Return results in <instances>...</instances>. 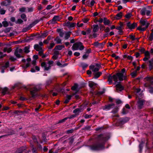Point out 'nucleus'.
<instances>
[{
  "mask_svg": "<svg viewBox=\"0 0 153 153\" xmlns=\"http://www.w3.org/2000/svg\"><path fill=\"white\" fill-rule=\"evenodd\" d=\"M127 112V111L124 108H123V109L122 111V113L123 114H125Z\"/></svg>",
  "mask_w": 153,
  "mask_h": 153,
  "instance_id": "680f3d73",
  "label": "nucleus"
},
{
  "mask_svg": "<svg viewBox=\"0 0 153 153\" xmlns=\"http://www.w3.org/2000/svg\"><path fill=\"white\" fill-rule=\"evenodd\" d=\"M81 65L82 68L83 69H85L88 66L87 64L83 62L81 63Z\"/></svg>",
  "mask_w": 153,
  "mask_h": 153,
  "instance_id": "c756f323",
  "label": "nucleus"
},
{
  "mask_svg": "<svg viewBox=\"0 0 153 153\" xmlns=\"http://www.w3.org/2000/svg\"><path fill=\"white\" fill-rule=\"evenodd\" d=\"M110 23V21L107 19L106 18H104L103 19V23L105 25H108Z\"/></svg>",
  "mask_w": 153,
  "mask_h": 153,
  "instance_id": "a878e982",
  "label": "nucleus"
},
{
  "mask_svg": "<svg viewBox=\"0 0 153 153\" xmlns=\"http://www.w3.org/2000/svg\"><path fill=\"white\" fill-rule=\"evenodd\" d=\"M97 84L92 81H90L89 82V86L91 88H93L94 86L96 85Z\"/></svg>",
  "mask_w": 153,
  "mask_h": 153,
  "instance_id": "cd10ccee",
  "label": "nucleus"
},
{
  "mask_svg": "<svg viewBox=\"0 0 153 153\" xmlns=\"http://www.w3.org/2000/svg\"><path fill=\"white\" fill-rule=\"evenodd\" d=\"M144 102V101L143 100H139L138 101V106L139 108L141 109L142 108Z\"/></svg>",
  "mask_w": 153,
  "mask_h": 153,
  "instance_id": "dca6fc26",
  "label": "nucleus"
},
{
  "mask_svg": "<svg viewBox=\"0 0 153 153\" xmlns=\"http://www.w3.org/2000/svg\"><path fill=\"white\" fill-rule=\"evenodd\" d=\"M53 62L52 61H50L48 62V66L46 63L44 62H42L41 64V66L42 67L44 68V69L45 70H48L49 69H50L51 67L53 65Z\"/></svg>",
  "mask_w": 153,
  "mask_h": 153,
  "instance_id": "39448f33",
  "label": "nucleus"
},
{
  "mask_svg": "<svg viewBox=\"0 0 153 153\" xmlns=\"http://www.w3.org/2000/svg\"><path fill=\"white\" fill-rule=\"evenodd\" d=\"M52 7L51 5H49L47 6L46 7V9L48 10H49L51 9L52 8Z\"/></svg>",
  "mask_w": 153,
  "mask_h": 153,
  "instance_id": "69168bd1",
  "label": "nucleus"
},
{
  "mask_svg": "<svg viewBox=\"0 0 153 153\" xmlns=\"http://www.w3.org/2000/svg\"><path fill=\"white\" fill-rule=\"evenodd\" d=\"M9 62H7L5 63V65L3 67L4 68H6L9 66Z\"/></svg>",
  "mask_w": 153,
  "mask_h": 153,
  "instance_id": "de8ad7c7",
  "label": "nucleus"
},
{
  "mask_svg": "<svg viewBox=\"0 0 153 153\" xmlns=\"http://www.w3.org/2000/svg\"><path fill=\"white\" fill-rule=\"evenodd\" d=\"M102 74V73L100 72H98L96 73L94 75V78H97Z\"/></svg>",
  "mask_w": 153,
  "mask_h": 153,
  "instance_id": "2f4dec72",
  "label": "nucleus"
},
{
  "mask_svg": "<svg viewBox=\"0 0 153 153\" xmlns=\"http://www.w3.org/2000/svg\"><path fill=\"white\" fill-rule=\"evenodd\" d=\"M11 1V0H6L1 3V5L5 6H7L10 4Z\"/></svg>",
  "mask_w": 153,
  "mask_h": 153,
  "instance_id": "2eb2a0df",
  "label": "nucleus"
},
{
  "mask_svg": "<svg viewBox=\"0 0 153 153\" xmlns=\"http://www.w3.org/2000/svg\"><path fill=\"white\" fill-rule=\"evenodd\" d=\"M127 26L129 29H134L137 26V24L135 23L131 24L130 22H128L127 23Z\"/></svg>",
  "mask_w": 153,
  "mask_h": 153,
  "instance_id": "f8f14e48",
  "label": "nucleus"
},
{
  "mask_svg": "<svg viewBox=\"0 0 153 153\" xmlns=\"http://www.w3.org/2000/svg\"><path fill=\"white\" fill-rule=\"evenodd\" d=\"M25 52L26 53H28L30 51L29 50V48L28 47H26L24 48Z\"/></svg>",
  "mask_w": 153,
  "mask_h": 153,
  "instance_id": "a18cd8bd",
  "label": "nucleus"
},
{
  "mask_svg": "<svg viewBox=\"0 0 153 153\" xmlns=\"http://www.w3.org/2000/svg\"><path fill=\"white\" fill-rule=\"evenodd\" d=\"M149 91L151 93H153V88L151 87L149 88Z\"/></svg>",
  "mask_w": 153,
  "mask_h": 153,
  "instance_id": "338daca9",
  "label": "nucleus"
},
{
  "mask_svg": "<svg viewBox=\"0 0 153 153\" xmlns=\"http://www.w3.org/2000/svg\"><path fill=\"white\" fill-rule=\"evenodd\" d=\"M84 47L81 42H76L74 44L72 47L73 50H76L79 49L82 50L84 49Z\"/></svg>",
  "mask_w": 153,
  "mask_h": 153,
  "instance_id": "7ed1b4c3",
  "label": "nucleus"
},
{
  "mask_svg": "<svg viewBox=\"0 0 153 153\" xmlns=\"http://www.w3.org/2000/svg\"><path fill=\"white\" fill-rule=\"evenodd\" d=\"M115 106V104L114 103H112L108 105H106L104 106L102 109L103 110H108L111 109Z\"/></svg>",
  "mask_w": 153,
  "mask_h": 153,
  "instance_id": "9b49d317",
  "label": "nucleus"
},
{
  "mask_svg": "<svg viewBox=\"0 0 153 153\" xmlns=\"http://www.w3.org/2000/svg\"><path fill=\"white\" fill-rule=\"evenodd\" d=\"M24 150H25L24 148L23 147L20 148L16 150L15 153H22Z\"/></svg>",
  "mask_w": 153,
  "mask_h": 153,
  "instance_id": "c85d7f7f",
  "label": "nucleus"
},
{
  "mask_svg": "<svg viewBox=\"0 0 153 153\" xmlns=\"http://www.w3.org/2000/svg\"><path fill=\"white\" fill-rule=\"evenodd\" d=\"M148 39L149 40L151 41L153 39V33H151Z\"/></svg>",
  "mask_w": 153,
  "mask_h": 153,
  "instance_id": "49530a36",
  "label": "nucleus"
},
{
  "mask_svg": "<svg viewBox=\"0 0 153 153\" xmlns=\"http://www.w3.org/2000/svg\"><path fill=\"white\" fill-rule=\"evenodd\" d=\"M74 131V130L73 129H71L69 130H68L66 131V133L67 134H70L72 133Z\"/></svg>",
  "mask_w": 153,
  "mask_h": 153,
  "instance_id": "603ef678",
  "label": "nucleus"
},
{
  "mask_svg": "<svg viewBox=\"0 0 153 153\" xmlns=\"http://www.w3.org/2000/svg\"><path fill=\"white\" fill-rule=\"evenodd\" d=\"M113 57H115V59H117L119 58V57L118 56H116L115 54L114 53H113L111 55Z\"/></svg>",
  "mask_w": 153,
  "mask_h": 153,
  "instance_id": "052dcab7",
  "label": "nucleus"
},
{
  "mask_svg": "<svg viewBox=\"0 0 153 153\" xmlns=\"http://www.w3.org/2000/svg\"><path fill=\"white\" fill-rule=\"evenodd\" d=\"M77 88V85L76 84H75L74 86L72 87L71 89L73 90H75Z\"/></svg>",
  "mask_w": 153,
  "mask_h": 153,
  "instance_id": "3c124183",
  "label": "nucleus"
},
{
  "mask_svg": "<svg viewBox=\"0 0 153 153\" xmlns=\"http://www.w3.org/2000/svg\"><path fill=\"white\" fill-rule=\"evenodd\" d=\"M91 127L90 126H88L85 127L83 128V130H89L91 128Z\"/></svg>",
  "mask_w": 153,
  "mask_h": 153,
  "instance_id": "5fc2aeb1",
  "label": "nucleus"
},
{
  "mask_svg": "<svg viewBox=\"0 0 153 153\" xmlns=\"http://www.w3.org/2000/svg\"><path fill=\"white\" fill-rule=\"evenodd\" d=\"M123 13L122 12H120L117 13L115 17V18L117 19H120L122 16Z\"/></svg>",
  "mask_w": 153,
  "mask_h": 153,
  "instance_id": "4be33fe9",
  "label": "nucleus"
},
{
  "mask_svg": "<svg viewBox=\"0 0 153 153\" xmlns=\"http://www.w3.org/2000/svg\"><path fill=\"white\" fill-rule=\"evenodd\" d=\"M32 152L33 153H36V148L33 147V146L32 145Z\"/></svg>",
  "mask_w": 153,
  "mask_h": 153,
  "instance_id": "864d4df0",
  "label": "nucleus"
},
{
  "mask_svg": "<svg viewBox=\"0 0 153 153\" xmlns=\"http://www.w3.org/2000/svg\"><path fill=\"white\" fill-rule=\"evenodd\" d=\"M53 37L51 36H49L46 40H44L43 41V43L45 44H48V43L49 41L53 39Z\"/></svg>",
  "mask_w": 153,
  "mask_h": 153,
  "instance_id": "a211bd4d",
  "label": "nucleus"
},
{
  "mask_svg": "<svg viewBox=\"0 0 153 153\" xmlns=\"http://www.w3.org/2000/svg\"><path fill=\"white\" fill-rule=\"evenodd\" d=\"M7 90L8 88L6 87L2 89V93L3 94V95H5L6 94V92L7 91Z\"/></svg>",
  "mask_w": 153,
  "mask_h": 153,
  "instance_id": "ea45409f",
  "label": "nucleus"
},
{
  "mask_svg": "<svg viewBox=\"0 0 153 153\" xmlns=\"http://www.w3.org/2000/svg\"><path fill=\"white\" fill-rule=\"evenodd\" d=\"M110 28L108 27H106V29H105L104 31L106 33H108L110 31Z\"/></svg>",
  "mask_w": 153,
  "mask_h": 153,
  "instance_id": "774afa93",
  "label": "nucleus"
},
{
  "mask_svg": "<svg viewBox=\"0 0 153 153\" xmlns=\"http://www.w3.org/2000/svg\"><path fill=\"white\" fill-rule=\"evenodd\" d=\"M94 45L96 47L102 48L101 44V43H99L97 42H95L94 44Z\"/></svg>",
  "mask_w": 153,
  "mask_h": 153,
  "instance_id": "bb28decb",
  "label": "nucleus"
},
{
  "mask_svg": "<svg viewBox=\"0 0 153 153\" xmlns=\"http://www.w3.org/2000/svg\"><path fill=\"white\" fill-rule=\"evenodd\" d=\"M5 12L6 11L3 9H1L0 10V13L2 15L4 14L5 13Z\"/></svg>",
  "mask_w": 153,
  "mask_h": 153,
  "instance_id": "8fccbe9b",
  "label": "nucleus"
},
{
  "mask_svg": "<svg viewBox=\"0 0 153 153\" xmlns=\"http://www.w3.org/2000/svg\"><path fill=\"white\" fill-rule=\"evenodd\" d=\"M115 75L117 76V79H118L120 81L123 80V78H124V79H125L126 78V77L124 76V74L122 73H117Z\"/></svg>",
  "mask_w": 153,
  "mask_h": 153,
  "instance_id": "9d476101",
  "label": "nucleus"
},
{
  "mask_svg": "<svg viewBox=\"0 0 153 153\" xmlns=\"http://www.w3.org/2000/svg\"><path fill=\"white\" fill-rule=\"evenodd\" d=\"M25 9H26L25 7H22L20 8L19 10L20 12H24L25 11Z\"/></svg>",
  "mask_w": 153,
  "mask_h": 153,
  "instance_id": "0e129e2a",
  "label": "nucleus"
},
{
  "mask_svg": "<svg viewBox=\"0 0 153 153\" xmlns=\"http://www.w3.org/2000/svg\"><path fill=\"white\" fill-rule=\"evenodd\" d=\"M48 33L47 32H45L43 33H42L41 37L44 38L46 37L48 35Z\"/></svg>",
  "mask_w": 153,
  "mask_h": 153,
  "instance_id": "a19ab883",
  "label": "nucleus"
},
{
  "mask_svg": "<svg viewBox=\"0 0 153 153\" xmlns=\"http://www.w3.org/2000/svg\"><path fill=\"white\" fill-rule=\"evenodd\" d=\"M144 53L145 57H147L149 58H150V53L148 51H147L145 52Z\"/></svg>",
  "mask_w": 153,
  "mask_h": 153,
  "instance_id": "37998d69",
  "label": "nucleus"
},
{
  "mask_svg": "<svg viewBox=\"0 0 153 153\" xmlns=\"http://www.w3.org/2000/svg\"><path fill=\"white\" fill-rule=\"evenodd\" d=\"M33 8L32 7L28 8V12H31L33 11Z\"/></svg>",
  "mask_w": 153,
  "mask_h": 153,
  "instance_id": "bf43d9fd",
  "label": "nucleus"
},
{
  "mask_svg": "<svg viewBox=\"0 0 153 153\" xmlns=\"http://www.w3.org/2000/svg\"><path fill=\"white\" fill-rule=\"evenodd\" d=\"M145 80L148 82H150L151 84H153V78L151 77H147L145 78Z\"/></svg>",
  "mask_w": 153,
  "mask_h": 153,
  "instance_id": "6ab92c4d",
  "label": "nucleus"
},
{
  "mask_svg": "<svg viewBox=\"0 0 153 153\" xmlns=\"http://www.w3.org/2000/svg\"><path fill=\"white\" fill-rule=\"evenodd\" d=\"M76 25V23H71L69 22H67L65 24V26L68 28L73 27Z\"/></svg>",
  "mask_w": 153,
  "mask_h": 153,
  "instance_id": "4468645a",
  "label": "nucleus"
},
{
  "mask_svg": "<svg viewBox=\"0 0 153 153\" xmlns=\"http://www.w3.org/2000/svg\"><path fill=\"white\" fill-rule=\"evenodd\" d=\"M129 37L131 39L133 40H134L135 39V36L132 35H130Z\"/></svg>",
  "mask_w": 153,
  "mask_h": 153,
  "instance_id": "6e6d98bb",
  "label": "nucleus"
},
{
  "mask_svg": "<svg viewBox=\"0 0 153 153\" xmlns=\"http://www.w3.org/2000/svg\"><path fill=\"white\" fill-rule=\"evenodd\" d=\"M54 40L56 41L57 44L60 43L61 42V40L58 37H56L55 39Z\"/></svg>",
  "mask_w": 153,
  "mask_h": 153,
  "instance_id": "72a5a7b5",
  "label": "nucleus"
},
{
  "mask_svg": "<svg viewBox=\"0 0 153 153\" xmlns=\"http://www.w3.org/2000/svg\"><path fill=\"white\" fill-rule=\"evenodd\" d=\"M132 15L131 13H128L125 16V17L127 19H129L131 17Z\"/></svg>",
  "mask_w": 153,
  "mask_h": 153,
  "instance_id": "c03bdc74",
  "label": "nucleus"
},
{
  "mask_svg": "<svg viewBox=\"0 0 153 153\" xmlns=\"http://www.w3.org/2000/svg\"><path fill=\"white\" fill-rule=\"evenodd\" d=\"M40 89V88L38 85H36L33 88H30V93L32 97H34L36 95V92Z\"/></svg>",
  "mask_w": 153,
  "mask_h": 153,
  "instance_id": "20e7f679",
  "label": "nucleus"
},
{
  "mask_svg": "<svg viewBox=\"0 0 153 153\" xmlns=\"http://www.w3.org/2000/svg\"><path fill=\"white\" fill-rule=\"evenodd\" d=\"M17 51H16V50L15 51V53H14L15 55L18 58H20L21 57H22V56L20 55V53H19V52H17Z\"/></svg>",
  "mask_w": 153,
  "mask_h": 153,
  "instance_id": "e433bc0d",
  "label": "nucleus"
},
{
  "mask_svg": "<svg viewBox=\"0 0 153 153\" xmlns=\"http://www.w3.org/2000/svg\"><path fill=\"white\" fill-rule=\"evenodd\" d=\"M140 91V89L139 88L136 89L135 91V93L137 97H138V94Z\"/></svg>",
  "mask_w": 153,
  "mask_h": 153,
  "instance_id": "58836bf2",
  "label": "nucleus"
},
{
  "mask_svg": "<svg viewBox=\"0 0 153 153\" xmlns=\"http://www.w3.org/2000/svg\"><path fill=\"white\" fill-rule=\"evenodd\" d=\"M39 22V21L38 20H36L33 22L30 25V26L31 27H32L35 25L37 23H38Z\"/></svg>",
  "mask_w": 153,
  "mask_h": 153,
  "instance_id": "c9c22d12",
  "label": "nucleus"
},
{
  "mask_svg": "<svg viewBox=\"0 0 153 153\" xmlns=\"http://www.w3.org/2000/svg\"><path fill=\"white\" fill-rule=\"evenodd\" d=\"M100 68V65L98 64H96L95 65H91L89 66L90 69L94 72L98 71Z\"/></svg>",
  "mask_w": 153,
  "mask_h": 153,
  "instance_id": "423d86ee",
  "label": "nucleus"
},
{
  "mask_svg": "<svg viewBox=\"0 0 153 153\" xmlns=\"http://www.w3.org/2000/svg\"><path fill=\"white\" fill-rule=\"evenodd\" d=\"M115 82H117V76L115 75H113L112 76L109 75L108 78V81L109 84H111L112 82V79Z\"/></svg>",
  "mask_w": 153,
  "mask_h": 153,
  "instance_id": "6e6552de",
  "label": "nucleus"
},
{
  "mask_svg": "<svg viewBox=\"0 0 153 153\" xmlns=\"http://www.w3.org/2000/svg\"><path fill=\"white\" fill-rule=\"evenodd\" d=\"M59 54V52L57 51H55L54 53V55L53 56L52 58L54 59H56L58 57Z\"/></svg>",
  "mask_w": 153,
  "mask_h": 153,
  "instance_id": "aec40b11",
  "label": "nucleus"
},
{
  "mask_svg": "<svg viewBox=\"0 0 153 153\" xmlns=\"http://www.w3.org/2000/svg\"><path fill=\"white\" fill-rule=\"evenodd\" d=\"M71 33V32H68L66 33L65 34L64 39H68L70 37Z\"/></svg>",
  "mask_w": 153,
  "mask_h": 153,
  "instance_id": "393cba45",
  "label": "nucleus"
},
{
  "mask_svg": "<svg viewBox=\"0 0 153 153\" xmlns=\"http://www.w3.org/2000/svg\"><path fill=\"white\" fill-rule=\"evenodd\" d=\"M2 23L4 27H7L8 26L9 24L8 22L6 21H4L3 22H2Z\"/></svg>",
  "mask_w": 153,
  "mask_h": 153,
  "instance_id": "79ce46f5",
  "label": "nucleus"
},
{
  "mask_svg": "<svg viewBox=\"0 0 153 153\" xmlns=\"http://www.w3.org/2000/svg\"><path fill=\"white\" fill-rule=\"evenodd\" d=\"M137 71H135L131 74V75L132 76V77L134 78L137 75Z\"/></svg>",
  "mask_w": 153,
  "mask_h": 153,
  "instance_id": "f704fd0d",
  "label": "nucleus"
},
{
  "mask_svg": "<svg viewBox=\"0 0 153 153\" xmlns=\"http://www.w3.org/2000/svg\"><path fill=\"white\" fill-rule=\"evenodd\" d=\"M88 56V54L85 53V54H84L82 56V58L83 59H86Z\"/></svg>",
  "mask_w": 153,
  "mask_h": 153,
  "instance_id": "09e8293b",
  "label": "nucleus"
},
{
  "mask_svg": "<svg viewBox=\"0 0 153 153\" xmlns=\"http://www.w3.org/2000/svg\"><path fill=\"white\" fill-rule=\"evenodd\" d=\"M21 18L24 20V21H26L27 19L26 15L25 14H23L21 15Z\"/></svg>",
  "mask_w": 153,
  "mask_h": 153,
  "instance_id": "473e14b6",
  "label": "nucleus"
},
{
  "mask_svg": "<svg viewBox=\"0 0 153 153\" xmlns=\"http://www.w3.org/2000/svg\"><path fill=\"white\" fill-rule=\"evenodd\" d=\"M93 31L94 33L97 32L99 29V27L97 25H93Z\"/></svg>",
  "mask_w": 153,
  "mask_h": 153,
  "instance_id": "f3484780",
  "label": "nucleus"
},
{
  "mask_svg": "<svg viewBox=\"0 0 153 153\" xmlns=\"http://www.w3.org/2000/svg\"><path fill=\"white\" fill-rule=\"evenodd\" d=\"M68 119V118L65 117L63 119L59 120L58 121V122L57 123H63V122H65Z\"/></svg>",
  "mask_w": 153,
  "mask_h": 153,
  "instance_id": "4c0bfd02",
  "label": "nucleus"
},
{
  "mask_svg": "<svg viewBox=\"0 0 153 153\" xmlns=\"http://www.w3.org/2000/svg\"><path fill=\"white\" fill-rule=\"evenodd\" d=\"M55 44L54 42H52L50 44V45L47 46L49 49H51L55 45Z\"/></svg>",
  "mask_w": 153,
  "mask_h": 153,
  "instance_id": "7c9ffc66",
  "label": "nucleus"
},
{
  "mask_svg": "<svg viewBox=\"0 0 153 153\" xmlns=\"http://www.w3.org/2000/svg\"><path fill=\"white\" fill-rule=\"evenodd\" d=\"M92 116L91 115L86 114L85 116V117L86 119H88L91 118Z\"/></svg>",
  "mask_w": 153,
  "mask_h": 153,
  "instance_id": "13d9d810",
  "label": "nucleus"
},
{
  "mask_svg": "<svg viewBox=\"0 0 153 153\" xmlns=\"http://www.w3.org/2000/svg\"><path fill=\"white\" fill-rule=\"evenodd\" d=\"M140 22L141 24V25L138 27L137 29L141 31H144L148 27L149 25V23L148 22L146 19H141L140 21Z\"/></svg>",
  "mask_w": 153,
  "mask_h": 153,
  "instance_id": "f03ea898",
  "label": "nucleus"
},
{
  "mask_svg": "<svg viewBox=\"0 0 153 153\" xmlns=\"http://www.w3.org/2000/svg\"><path fill=\"white\" fill-rule=\"evenodd\" d=\"M82 111V109L81 108H77L75 110L73 111V112L76 114H78L79 113L81 112Z\"/></svg>",
  "mask_w": 153,
  "mask_h": 153,
  "instance_id": "b1692460",
  "label": "nucleus"
},
{
  "mask_svg": "<svg viewBox=\"0 0 153 153\" xmlns=\"http://www.w3.org/2000/svg\"><path fill=\"white\" fill-rule=\"evenodd\" d=\"M149 69L150 70H151L153 67V58L151 60L149 61Z\"/></svg>",
  "mask_w": 153,
  "mask_h": 153,
  "instance_id": "5701e85b",
  "label": "nucleus"
},
{
  "mask_svg": "<svg viewBox=\"0 0 153 153\" xmlns=\"http://www.w3.org/2000/svg\"><path fill=\"white\" fill-rule=\"evenodd\" d=\"M98 141L90 146V149L93 150H99L104 148V142L108 138L105 134H101L98 136Z\"/></svg>",
  "mask_w": 153,
  "mask_h": 153,
  "instance_id": "f257e3e1",
  "label": "nucleus"
},
{
  "mask_svg": "<svg viewBox=\"0 0 153 153\" xmlns=\"http://www.w3.org/2000/svg\"><path fill=\"white\" fill-rule=\"evenodd\" d=\"M151 11L149 10H148L146 8L144 7L143 8L140 10V13L143 16L145 15L146 14L148 16H149Z\"/></svg>",
  "mask_w": 153,
  "mask_h": 153,
  "instance_id": "0eeeda50",
  "label": "nucleus"
},
{
  "mask_svg": "<svg viewBox=\"0 0 153 153\" xmlns=\"http://www.w3.org/2000/svg\"><path fill=\"white\" fill-rule=\"evenodd\" d=\"M65 48V46L64 45H58L56 46L54 49L56 50H61L63 48Z\"/></svg>",
  "mask_w": 153,
  "mask_h": 153,
  "instance_id": "412c9836",
  "label": "nucleus"
},
{
  "mask_svg": "<svg viewBox=\"0 0 153 153\" xmlns=\"http://www.w3.org/2000/svg\"><path fill=\"white\" fill-rule=\"evenodd\" d=\"M43 45L42 42H39V44H35L34 45V49L36 51H39L42 49V46Z\"/></svg>",
  "mask_w": 153,
  "mask_h": 153,
  "instance_id": "1a4fd4ad",
  "label": "nucleus"
},
{
  "mask_svg": "<svg viewBox=\"0 0 153 153\" xmlns=\"http://www.w3.org/2000/svg\"><path fill=\"white\" fill-rule=\"evenodd\" d=\"M115 86L117 91H121L124 89V87L120 84L116 85Z\"/></svg>",
  "mask_w": 153,
  "mask_h": 153,
  "instance_id": "ddd939ff",
  "label": "nucleus"
},
{
  "mask_svg": "<svg viewBox=\"0 0 153 153\" xmlns=\"http://www.w3.org/2000/svg\"><path fill=\"white\" fill-rule=\"evenodd\" d=\"M16 50L17 51V52H18L19 53H22L23 52L22 50L20 48Z\"/></svg>",
  "mask_w": 153,
  "mask_h": 153,
  "instance_id": "e2e57ef3",
  "label": "nucleus"
},
{
  "mask_svg": "<svg viewBox=\"0 0 153 153\" xmlns=\"http://www.w3.org/2000/svg\"><path fill=\"white\" fill-rule=\"evenodd\" d=\"M23 21L21 19H18L17 20L16 23L19 24H22L23 23Z\"/></svg>",
  "mask_w": 153,
  "mask_h": 153,
  "instance_id": "4d7b16f0",
  "label": "nucleus"
}]
</instances>
